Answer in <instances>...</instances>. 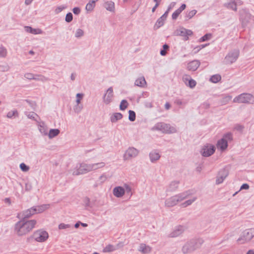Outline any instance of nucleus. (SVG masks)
Wrapping results in <instances>:
<instances>
[{
	"mask_svg": "<svg viewBox=\"0 0 254 254\" xmlns=\"http://www.w3.org/2000/svg\"><path fill=\"white\" fill-rule=\"evenodd\" d=\"M36 221L34 220L25 219L18 221L15 226V231L19 236L25 235L31 231L35 227Z\"/></svg>",
	"mask_w": 254,
	"mask_h": 254,
	"instance_id": "1",
	"label": "nucleus"
},
{
	"mask_svg": "<svg viewBox=\"0 0 254 254\" xmlns=\"http://www.w3.org/2000/svg\"><path fill=\"white\" fill-rule=\"evenodd\" d=\"M192 194V190H188L174 195L166 200L165 202V206L168 207H173L179 202L188 198Z\"/></svg>",
	"mask_w": 254,
	"mask_h": 254,
	"instance_id": "2",
	"label": "nucleus"
},
{
	"mask_svg": "<svg viewBox=\"0 0 254 254\" xmlns=\"http://www.w3.org/2000/svg\"><path fill=\"white\" fill-rule=\"evenodd\" d=\"M203 242L204 241L202 239H191L183 246L182 252L184 254L191 253L200 248Z\"/></svg>",
	"mask_w": 254,
	"mask_h": 254,
	"instance_id": "3",
	"label": "nucleus"
},
{
	"mask_svg": "<svg viewBox=\"0 0 254 254\" xmlns=\"http://www.w3.org/2000/svg\"><path fill=\"white\" fill-rule=\"evenodd\" d=\"M254 237V228L245 230L237 240L240 244H244L250 242Z\"/></svg>",
	"mask_w": 254,
	"mask_h": 254,
	"instance_id": "4",
	"label": "nucleus"
},
{
	"mask_svg": "<svg viewBox=\"0 0 254 254\" xmlns=\"http://www.w3.org/2000/svg\"><path fill=\"white\" fill-rule=\"evenodd\" d=\"M233 102L239 103L254 104V96L249 93H242L233 99Z\"/></svg>",
	"mask_w": 254,
	"mask_h": 254,
	"instance_id": "5",
	"label": "nucleus"
},
{
	"mask_svg": "<svg viewBox=\"0 0 254 254\" xmlns=\"http://www.w3.org/2000/svg\"><path fill=\"white\" fill-rule=\"evenodd\" d=\"M153 130H160L163 133H171L176 131L175 128L171 127L169 124L164 123H158L153 127Z\"/></svg>",
	"mask_w": 254,
	"mask_h": 254,
	"instance_id": "6",
	"label": "nucleus"
},
{
	"mask_svg": "<svg viewBox=\"0 0 254 254\" xmlns=\"http://www.w3.org/2000/svg\"><path fill=\"white\" fill-rule=\"evenodd\" d=\"M32 237L38 242H44L48 239L49 234L45 231L39 230L34 232Z\"/></svg>",
	"mask_w": 254,
	"mask_h": 254,
	"instance_id": "7",
	"label": "nucleus"
},
{
	"mask_svg": "<svg viewBox=\"0 0 254 254\" xmlns=\"http://www.w3.org/2000/svg\"><path fill=\"white\" fill-rule=\"evenodd\" d=\"M240 54L238 50H234L229 52L225 58V62L226 64H232L235 62L238 59Z\"/></svg>",
	"mask_w": 254,
	"mask_h": 254,
	"instance_id": "8",
	"label": "nucleus"
},
{
	"mask_svg": "<svg viewBox=\"0 0 254 254\" xmlns=\"http://www.w3.org/2000/svg\"><path fill=\"white\" fill-rule=\"evenodd\" d=\"M138 150L134 147H129L125 152L124 155V159L126 160L130 159L132 158H134L138 155Z\"/></svg>",
	"mask_w": 254,
	"mask_h": 254,
	"instance_id": "9",
	"label": "nucleus"
},
{
	"mask_svg": "<svg viewBox=\"0 0 254 254\" xmlns=\"http://www.w3.org/2000/svg\"><path fill=\"white\" fill-rule=\"evenodd\" d=\"M114 93L112 87H109L106 91L103 98V102L106 105L109 104L113 100Z\"/></svg>",
	"mask_w": 254,
	"mask_h": 254,
	"instance_id": "10",
	"label": "nucleus"
},
{
	"mask_svg": "<svg viewBox=\"0 0 254 254\" xmlns=\"http://www.w3.org/2000/svg\"><path fill=\"white\" fill-rule=\"evenodd\" d=\"M215 148L212 145L204 146L201 150V154L204 157H209L212 155L215 152Z\"/></svg>",
	"mask_w": 254,
	"mask_h": 254,
	"instance_id": "11",
	"label": "nucleus"
},
{
	"mask_svg": "<svg viewBox=\"0 0 254 254\" xmlns=\"http://www.w3.org/2000/svg\"><path fill=\"white\" fill-rule=\"evenodd\" d=\"M193 32L191 30L181 28L177 31V34L184 37V40L187 41L189 39V36L192 35Z\"/></svg>",
	"mask_w": 254,
	"mask_h": 254,
	"instance_id": "12",
	"label": "nucleus"
},
{
	"mask_svg": "<svg viewBox=\"0 0 254 254\" xmlns=\"http://www.w3.org/2000/svg\"><path fill=\"white\" fill-rule=\"evenodd\" d=\"M228 172L225 169L221 170L218 174V176L216 180V184H220L222 183L224 179L227 177Z\"/></svg>",
	"mask_w": 254,
	"mask_h": 254,
	"instance_id": "13",
	"label": "nucleus"
},
{
	"mask_svg": "<svg viewBox=\"0 0 254 254\" xmlns=\"http://www.w3.org/2000/svg\"><path fill=\"white\" fill-rule=\"evenodd\" d=\"M49 207L48 205H43L41 206H37L35 207H32L29 209V211H33V213H30V214H35L37 213H42L45 210L47 209Z\"/></svg>",
	"mask_w": 254,
	"mask_h": 254,
	"instance_id": "14",
	"label": "nucleus"
},
{
	"mask_svg": "<svg viewBox=\"0 0 254 254\" xmlns=\"http://www.w3.org/2000/svg\"><path fill=\"white\" fill-rule=\"evenodd\" d=\"M138 251L143 254H147L151 252L152 248L145 244L141 243L138 247Z\"/></svg>",
	"mask_w": 254,
	"mask_h": 254,
	"instance_id": "15",
	"label": "nucleus"
},
{
	"mask_svg": "<svg viewBox=\"0 0 254 254\" xmlns=\"http://www.w3.org/2000/svg\"><path fill=\"white\" fill-rule=\"evenodd\" d=\"M113 194L117 197H121L125 193V190L124 188L119 186L114 188L113 190Z\"/></svg>",
	"mask_w": 254,
	"mask_h": 254,
	"instance_id": "16",
	"label": "nucleus"
},
{
	"mask_svg": "<svg viewBox=\"0 0 254 254\" xmlns=\"http://www.w3.org/2000/svg\"><path fill=\"white\" fill-rule=\"evenodd\" d=\"M200 64L198 60H193L188 64L187 68L190 71H195L199 66Z\"/></svg>",
	"mask_w": 254,
	"mask_h": 254,
	"instance_id": "17",
	"label": "nucleus"
},
{
	"mask_svg": "<svg viewBox=\"0 0 254 254\" xmlns=\"http://www.w3.org/2000/svg\"><path fill=\"white\" fill-rule=\"evenodd\" d=\"M149 158L151 162L154 163L158 160L161 156L156 150H153L149 153Z\"/></svg>",
	"mask_w": 254,
	"mask_h": 254,
	"instance_id": "18",
	"label": "nucleus"
},
{
	"mask_svg": "<svg viewBox=\"0 0 254 254\" xmlns=\"http://www.w3.org/2000/svg\"><path fill=\"white\" fill-rule=\"evenodd\" d=\"M168 11H166L156 21L155 26L157 28L163 26L164 23V21L166 20L168 16Z\"/></svg>",
	"mask_w": 254,
	"mask_h": 254,
	"instance_id": "19",
	"label": "nucleus"
},
{
	"mask_svg": "<svg viewBox=\"0 0 254 254\" xmlns=\"http://www.w3.org/2000/svg\"><path fill=\"white\" fill-rule=\"evenodd\" d=\"M184 230L185 229L184 226L180 225L170 234V236L171 237H177L181 235L184 232Z\"/></svg>",
	"mask_w": 254,
	"mask_h": 254,
	"instance_id": "20",
	"label": "nucleus"
},
{
	"mask_svg": "<svg viewBox=\"0 0 254 254\" xmlns=\"http://www.w3.org/2000/svg\"><path fill=\"white\" fill-rule=\"evenodd\" d=\"M92 171L90 164L86 163L80 164V174H86Z\"/></svg>",
	"mask_w": 254,
	"mask_h": 254,
	"instance_id": "21",
	"label": "nucleus"
},
{
	"mask_svg": "<svg viewBox=\"0 0 254 254\" xmlns=\"http://www.w3.org/2000/svg\"><path fill=\"white\" fill-rule=\"evenodd\" d=\"M186 7V5L185 4H182L181 6L177 9L175 12L172 14V17L173 20H176L177 19L180 13L184 10Z\"/></svg>",
	"mask_w": 254,
	"mask_h": 254,
	"instance_id": "22",
	"label": "nucleus"
},
{
	"mask_svg": "<svg viewBox=\"0 0 254 254\" xmlns=\"http://www.w3.org/2000/svg\"><path fill=\"white\" fill-rule=\"evenodd\" d=\"M134 85L142 88L144 87L146 85V81L145 78L142 76L137 78L134 82Z\"/></svg>",
	"mask_w": 254,
	"mask_h": 254,
	"instance_id": "23",
	"label": "nucleus"
},
{
	"mask_svg": "<svg viewBox=\"0 0 254 254\" xmlns=\"http://www.w3.org/2000/svg\"><path fill=\"white\" fill-rule=\"evenodd\" d=\"M217 145L221 150H224L228 146V142L225 138H222L218 141Z\"/></svg>",
	"mask_w": 254,
	"mask_h": 254,
	"instance_id": "24",
	"label": "nucleus"
},
{
	"mask_svg": "<svg viewBox=\"0 0 254 254\" xmlns=\"http://www.w3.org/2000/svg\"><path fill=\"white\" fill-rule=\"evenodd\" d=\"M104 7L108 11L114 12L115 11V3L112 1H107L104 4Z\"/></svg>",
	"mask_w": 254,
	"mask_h": 254,
	"instance_id": "25",
	"label": "nucleus"
},
{
	"mask_svg": "<svg viewBox=\"0 0 254 254\" xmlns=\"http://www.w3.org/2000/svg\"><path fill=\"white\" fill-rule=\"evenodd\" d=\"M123 118V115L120 113H116L114 114L111 117V122L112 123H116L118 120H120L122 119Z\"/></svg>",
	"mask_w": 254,
	"mask_h": 254,
	"instance_id": "26",
	"label": "nucleus"
},
{
	"mask_svg": "<svg viewBox=\"0 0 254 254\" xmlns=\"http://www.w3.org/2000/svg\"><path fill=\"white\" fill-rule=\"evenodd\" d=\"M197 199L196 196H193L191 199H188L183 203H181V206L183 207H186L190 205L193 202Z\"/></svg>",
	"mask_w": 254,
	"mask_h": 254,
	"instance_id": "27",
	"label": "nucleus"
},
{
	"mask_svg": "<svg viewBox=\"0 0 254 254\" xmlns=\"http://www.w3.org/2000/svg\"><path fill=\"white\" fill-rule=\"evenodd\" d=\"M224 6L228 9H231L234 11H237V2L235 1H231L224 4Z\"/></svg>",
	"mask_w": 254,
	"mask_h": 254,
	"instance_id": "28",
	"label": "nucleus"
},
{
	"mask_svg": "<svg viewBox=\"0 0 254 254\" xmlns=\"http://www.w3.org/2000/svg\"><path fill=\"white\" fill-rule=\"evenodd\" d=\"M90 165L92 171H93L104 167L105 166V163L102 162L97 163L91 164Z\"/></svg>",
	"mask_w": 254,
	"mask_h": 254,
	"instance_id": "29",
	"label": "nucleus"
},
{
	"mask_svg": "<svg viewBox=\"0 0 254 254\" xmlns=\"http://www.w3.org/2000/svg\"><path fill=\"white\" fill-rule=\"evenodd\" d=\"M117 250L116 247L112 245H108L106 246L103 249V252L104 253H110L113 252Z\"/></svg>",
	"mask_w": 254,
	"mask_h": 254,
	"instance_id": "30",
	"label": "nucleus"
},
{
	"mask_svg": "<svg viewBox=\"0 0 254 254\" xmlns=\"http://www.w3.org/2000/svg\"><path fill=\"white\" fill-rule=\"evenodd\" d=\"M221 79V76L219 74H215L212 75L210 78V81L213 83H217L219 82Z\"/></svg>",
	"mask_w": 254,
	"mask_h": 254,
	"instance_id": "31",
	"label": "nucleus"
},
{
	"mask_svg": "<svg viewBox=\"0 0 254 254\" xmlns=\"http://www.w3.org/2000/svg\"><path fill=\"white\" fill-rule=\"evenodd\" d=\"M59 133H60V130L58 129H51L49 133V137L50 138H53V137L57 136V135H58Z\"/></svg>",
	"mask_w": 254,
	"mask_h": 254,
	"instance_id": "32",
	"label": "nucleus"
},
{
	"mask_svg": "<svg viewBox=\"0 0 254 254\" xmlns=\"http://www.w3.org/2000/svg\"><path fill=\"white\" fill-rule=\"evenodd\" d=\"M95 6V4L91 3V2L89 1V2L86 4L85 9L87 11L91 12L93 10Z\"/></svg>",
	"mask_w": 254,
	"mask_h": 254,
	"instance_id": "33",
	"label": "nucleus"
},
{
	"mask_svg": "<svg viewBox=\"0 0 254 254\" xmlns=\"http://www.w3.org/2000/svg\"><path fill=\"white\" fill-rule=\"evenodd\" d=\"M128 106V103L127 100H123L120 105V109L121 110H125Z\"/></svg>",
	"mask_w": 254,
	"mask_h": 254,
	"instance_id": "34",
	"label": "nucleus"
},
{
	"mask_svg": "<svg viewBox=\"0 0 254 254\" xmlns=\"http://www.w3.org/2000/svg\"><path fill=\"white\" fill-rule=\"evenodd\" d=\"M212 37V34L210 33L206 34L203 36H202L200 39L199 42H204L209 40Z\"/></svg>",
	"mask_w": 254,
	"mask_h": 254,
	"instance_id": "35",
	"label": "nucleus"
},
{
	"mask_svg": "<svg viewBox=\"0 0 254 254\" xmlns=\"http://www.w3.org/2000/svg\"><path fill=\"white\" fill-rule=\"evenodd\" d=\"M186 84L187 86H189L190 88H193L195 86L196 82L194 80L191 78Z\"/></svg>",
	"mask_w": 254,
	"mask_h": 254,
	"instance_id": "36",
	"label": "nucleus"
},
{
	"mask_svg": "<svg viewBox=\"0 0 254 254\" xmlns=\"http://www.w3.org/2000/svg\"><path fill=\"white\" fill-rule=\"evenodd\" d=\"M128 113H129L128 119L131 122L134 121L135 120V117H136L135 112L133 111L129 110Z\"/></svg>",
	"mask_w": 254,
	"mask_h": 254,
	"instance_id": "37",
	"label": "nucleus"
},
{
	"mask_svg": "<svg viewBox=\"0 0 254 254\" xmlns=\"http://www.w3.org/2000/svg\"><path fill=\"white\" fill-rule=\"evenodd\" d=\"M196 12L197 11L194 9L191 10L186 14V17L188 19H190L196 13Z\"/></svg>",
	"mask_w": 254,
	"mask_h": 254,
	"instance_id": "38",
	"label": "nucleus"
},
{
	"mask_svg": "<svg viewBox=\"0 0 254 254\" xmlns=\"http://www.w3.org/2000/svg\"><path fill=\"white\" fill-rule=\"evenodd\" d=\"M18 114L16 110L9 111L7 114V117L8 118H11L12 117L17 116Z\"/></svg>",
	"mask_w": 254,
	"mask_h": 254,
	"instance_id": "39",
	"label": "nucleus"
},
{
	"mask_svg": "<svg viewBox=\"0 0 254 254\" xmlns=\"http://www.w3.org/2000/svg\"><path fill=\"white\" fill-rule=\"evenodd\" d=\"M125 192H126L130 196H131L132 195V193H131V189L130 188V187H129L128 185H127V184H125Z\"/></svg>",
	"mask_w": 254,
	"mask_h": 254,
	"instance_id": "40",
	"label": "nucleus"
},
{
	"mask_svg": "<svg viewBox=\"0 0 254 254\" xmlns=\"http://www.w3.org/2000/svg\"><path fill=\"white\" fill-rule=\"evenodd\" d=\"M72 18L73 17L72 13L69 12L66 15L65 20L67 22H70L72 21Z\"/></svg>",
	"mask_w": 254,
	"mask_h": 254,
	"instance_id": "41",
	"label": "nucleus"
},
{
	"mask_svg": "<svg viewBox=\"0 0 254 254\" xmlns=\"http://www.w3.org/2000/svg\"><path fill=\"white\" fill-rule=\"evenodd\" d=\"M83 202L84 204L85 205V206L86 208L90 207V200L89 198L88 197H85L83 199Z\"/></svg>",
	"mask_w": 254,
	"mask_h": 254,
	"instance_id": "42",
	"label": "nucleus"
},
{
	"mask_svg": "<svg viewBox=\"0 0 254 254\" xmlns=\"http://www.w3.org/2000/svg\"><path fill=\"white\" fill-rule=\"evenodd\" d=\"M20 168L23 171L27 172L29 170V168L26 166L24 163H21L20 165Z\"/></svg>",
	"mask_w": 254,
	"mask_h": 254,
	"instance_id": "43",
	"label": "nucleus"
},
{
	"mask_svg": "<svg viewBox=\"0 0 254 254\" xmlns=\"http://www.w3.org/2000/svg\"><path fill=\"white\" fill-rule=\"evenodd\" d=\"M223 138L227 141L228 140H231L232 139V134L230 132H228L224 135Z\"/></svg>",
	"mask_w": 254,
	"mask_h": 254,
	"instance_id": "44",
	"label": "nucleus"
},
{
	"mask_svg": "<svg viewBox=\"0 0 254 254\" xmlns=\"http://www.w3.org/2000/svg\"><path fill=\"white\" fill-rule=\"evenodd\" d=\"M244 128V127L240 124H237L235 126V129L238 131H242Z\"/></svg>",
	"mask_w": 254,
	"mask_h": 254,
	"instance_id": "45",
	"label": "nucleus"
},
{
	"mask_svg": "<svg viewBox=\"0 0 254 254\" xmlns=\"http://www.w3.org/2000/svg\"><path fill=\"white\" fill-rule=\"evenodd\" d=\"M190 79V76L188 74H185L183 76V80L185 84L187 83Z\"/></svg>",
	"mask_w": 254,
	"mask_h": 254,
	"instance_id": "46",
	"label": "nucleus"
},
{
	"mask_svg": "<svg viewBox=\"0 0 254 254\" xmlns=\"http://www.w3.org/2000/svg\"><path fill=\"white\" fill-rule=\"evenodd\" d=\"M42 32V30L40 29H32L31 33L34 34H39Z\"/></svg>",
	"mask_w": 254,
	"mask_h": 254,
	"instance_id": "47",
	"label": "nucleus"
},
{
	"mask_svg": "<svg viewBox=\"0 0 254 254\" xmlns=\"http://www.w3.org/2000/svg\"><path fill=\"white\" fill-rule=\"evenodd\" d=\"M25 77L26 78L29 79H37V78L34 77V75H33L32 73H26L25 74Z\"/></svg>",
	"mask_w": 254,
	"mask_h": 254,
	"instance_id": "48",
	"label": "nucleus"
},
{
	"mask_svg": "<svg viewBox=\"0 0 254 254\" xmlns=\"http://www.w3.org/2000/svg\"><path fill=\"white\" fill-rule=\"evenodd\" d=\"M70 227V225L68 224H65L64 223H61L59 225V228L60 229H64L68 228Z\"/></svg>",
	"mask_w": 254,
	"mask_h": 254,
	"instance_id": "49",
	"label": "nucleus"
},
{
	"mask_svg": "<svg viewBox=\"0 0 254 254\" xmlns=\"http://www.w3.org/2000/svg\"><path fill=\"white\" fill-rule=\"evenodd\" d=\"M6 51L3 48H0V57H4L6 56Z\"/></svg>",
	"mask_w": 254,
	"mask_h": 254,
	"instance_id": "50",
	"label": "nucleus"
},
{
	"mask_svg": "<svg viewBox=\"0 0 254 254\" xmlns=\"http://www.w3.org/2000/svg\"><path fill=\"white\" fill-rule=\"evenodd\" d=\"M65 8L66 6L64 5H60L56 9L55 11L57 13H59L63 10Z\"/></svg>",
	"mask_w": 254,
	"mask_h": 254,
	"instance_id": "51",
	"label": "nucleus"
},
{
	"mask_svg": "<svg viewBox=\"0 0 254 254\" xmlns=\"http://www.w3.org/2000/svg\"><path fill=\"white\" fill-rule=\"evenodd\" d=\"M179 182L177 181L172 182L170 184V187H172L173 189H176L178 187Z\"/></svg>",
	"mask_w": 254,
	"mask_h": 254,
	"instance_id": "52",
	"label": "nucleus"
},
{
	"mask_svg": "<svg viewBox=\"0 0 254 254\" xmlns=\"http://www.w3.org/2000/svg\"><path fill=\"white\" fill-rule=\"evenodd\" d=\"M176 5V2H171L170 5H169L168 7V9L167 10H166V11H168V13H169V11L172 8H173L175 5Z\"/></svg>",
	"mask_w": 254,
	"mask_h": 254,
	"instance_id": "53",
	"label": "nucleus"
},
{
	"mask_svg": "<svg viewBox=\"0 0 254 254\" xmlns=\"http://www.w3.org/2000/svg\"><path fill=\"white\" fill-rule=\"evenodd\" d=\"M249 189V186L247 184H244L241 187L240 190H248Z\"/></svg>",
	"mask_w": 254,
	"mask_h": 254,
	"instance_id": "54",
	"label": "nucleus"
},
{
	"mask_svg": "<svg viewBox=\"0 0 254 254\" xmlns=\"http://www.w3.org/2000/svg\"><path fill=\"white\" fill-rule=\"evenodd\" d=\"M204 46L201 45L200 46H197L194 48V50H195V53H197L202 48H204Z\"/></svg>",
	"mask_w": 254,
	"mask_h": 254,
	"instance_id": "55",
	"label": "nucleus"
},
{
	"mask_svg": "<svg viewBox=\"0 0 254 254\" xmlns=\"http://www.w3.org/2000/svg\"><path fill=\"white\" fill-rule=\"evenodd\" d=\"M175 103L178 105H181L183 104V102L181 100L177 99L175 100Z\"/></svg>",
	"mask_w": 254,
	"mask_h": 254,
	"instance_id": "56",
	"label": "nucleus"
},
{
	"mask_svg": "<svg viewBox=\"0 0 254 254\" xmlns=\"http://www.w3.org/2000/svg\"><path fill=\"white\" fill-rule=\"evenodd\" d=\"M73 12L74 14H78V13L79 12V8H78V7L74 8L73 9Z\"/></svg>",
	"mask_w": 254,
	"mask_h": 254,
	"instance_id": "57",
	"label": "nucleus"
},
{
	"mask_svg": "<svg viewBox=\"0 0 254 254\" xmlns=\"http://www.w3.org/2000/svg\"><path fill=\"white\" fill-rule=\"evenodd\" d=\"M202 105H203V107L206 109L209 108L210 107L209 104L207 102L204 103Z\"/></svg>",
	"mask_w": 254,
	"mask_h": 254,
	"instance_id": "58",
	"label": "nucleus"
},
{
	"mask_svg": "<svg viewBox=\"0 0 254 254\" xmlns=\"http://www.w3.org/2000/svg\"><path fill=\"white\" fill-rule=\"evenodd\" d=\"M166 53H167V52L165 50L163 49V50H161V51H160V54L161 56H164L166 55Z\"/></svg>",
	"mask_w": 254,
	"mask_h": 254,
	"instance_id": "59",
	"label": "nucleus"
},
{
	"mask_svg": "<svg viewBox=\"0 0 254 254\" xmlns=\"http://www.w3.org/2000/svg\"><path fill=\"white\" fill-rule=\"evenodd\" d=\"M124 246V244L123 242H120L119 243H118L117 245V249L118 248H122Z\"/></svg>",
	"mask_w": 254,
	"mask_h": 254,
	"instance_id": "60",
	"label": "nucleus"
},
{
	"mask_svg": "<svg viewBox=\"0 0 254 254\" xmlns=\"http://www.w3.org/2000/svg\"><path fill=\"white\" fill-rule=\"evenodd\" d=\"M232 98V96H226L223 99L227 101H230Z\"/></svg>",
	"mask_w": 254,
	"mask_h": 254,
	"instance_id": "61",
	"label": "nucleus"
},
{
	"mask_svg": "<svg viewBox=\"0 0 254 254\" xmlns=\"http://www.w3.org/2000/svg\"><path fill=\"white\" fill-rule=\"evenodd\" d=\"M170 104L169 103H166L165 105V107L166 110H169L170 108Z\"/></svg>",
	"mask_w": 254,
	"mask_h": 254,
	"instance_id": "62",
	"label": "nucleus"
},
{
	"mask_svg": "<svg viewBox=\"0 0 254 254\" xmlns=\"http://www.w3.org/2000/svg\"><path fill=\"white\" fill-rule=\"evenodd\" d=\"M159 5V4H158V3H156L155 5H154V6L152 8V12H154L156 9L157 8V7Z\"/></svg>",
	"mask_w": 254,
	"mask_h": 254,
	"instance_id": "63",
	"label": "nucleus"
},
{
	"mask_svg": "<svg viewBox=\"0 0 254 254\" xmlns=\"http://www.w3.org/2000/svg\"><path fill=\"white\" fill-rule=\"evenodd\" d=\"M247 254H254V251L252 250H249L247 253Z\"/></svg>",
	"mask_w": 254,
	"mask_h": 254,
	"instance_id": "64",
	"label": "nucleus"
}]
</instances>
